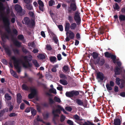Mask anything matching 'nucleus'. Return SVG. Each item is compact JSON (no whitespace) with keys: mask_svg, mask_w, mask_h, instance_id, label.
Masks as SVG:
<instances>
[{"mask_svg":"<svg viewBox=\"0 0 125 125\" xmlns=\"http://www.w3.org/2000/svg\"><path fill=\"white\" fill-rule=\"evenodd\" d=\"M11 60L13 61L14 66L17 70V72L19 73L21 72V67L20 65V63L22 62V61L14 56L11 57Z\"/></svg>","mask_w":125,"mask_h":125,"instance_id":"1","label":"nucleus"},{"mask_svg":"<svg viewBox=\"0 0 125 125\" xmlns=\"http://www.w3.org/2000/svg\"><path fill=\"white\" fill-rule=\"evenodd\" d=\"M29 55L30 56V57L29 58H28L27 56H25L24 57V59L25 62H28L27 64H26V63L23 62V61L22 62H21L22 63L23 66L25 68L31 67L32 66L31 64L29 63V62H31L32 60V56L31 55Z\"/></svg>","mask_w":125,"mask_h":125,"instance_id":"2","label":"nucleus"},{"mask_svg":"<svg viewBox=\"0 0 125 125\" xmlns=\"http://www.w3.org/2000/svg\"><path fill=\"white\" fill-rule=\"evenodd\" d=\"M3 20L4 23L6 30L9 34H10V30L9 26L10 24L9 20L6 16L3 18Z\"/></svg>","mask_w":125,"mask_h":125,"instance_id":"3","label":"nucleus"},{"mask_svg":"<svg viewBox=\"0 0 125 125\" xmlns=\"http://www.w3.org/2000/svg\"><path fill=\"white\" fill-rule=\"evenodd\" d=\"M66 34L67 37L65 39V41L66 42L69 41L70 40V39H73L74 37V33L70 30L67 31L66 32Z\"/></svg>","mask_w":125,"mask_h":125,"instance_id":"4","label":"nucleus"},{"mask_svg":"<svg viewBox=\"0 0 125 125\" xmlns=\"http://www.w3.org/2000/svg\"><path fill=\"white\" fill-rule=\"evenodd\" d=\"M96 78L98 82L102 81L104 78V74L101 72L99 71L96 73Z\"/></svg>","mask_w":125,"mask_h":125,"instance_id":"5","label":"nucleus"},{"mask_svg":"<svg viewBox=\"0 0 125 125\" xmlns=\"http://www.w3.org/2000/svg\"><path fill=\"white\" fill-rule=\"evenodd\" d=\"M96 64H98L100 66H102L104 65L105 62V60L104 59L102 58L100 60V58L99 57L94 60Z\"/></svg>","mask_w":125,"mask_h":125,"instance_id":"6","label":"nucleus"},{"mask_svg":"<svg viewBox=\"0 0 125 125\" xmlns=\"http://www.w3.org/2000/svg\"><path fill=\"white\" fill-rule=\"evenodd\" d=\"M80 13L77 11L75 14L74 18L76 23L78 24L80 23L81 22V18L80 16Z\"/></svg>","mask_w":125,"mask_h":125,"instance_id":"7","label":"nucleus"},{"mask_svg":"<svg viewBox=\"0 0 125 125\" xmlns=\"http://www.w3.org/2000/svg\"><path fill=\"white\" fill-rule=\"evenodd\" d=\"M22 22L24 24H30L32 25H33L34 24V22L33 20H32L30 21L29 19L27 17H25L24 18L22 21Z\"/></svg>","mask_w":125,"mask_h":125,"instance_id":"8","label":"nucleus"},{"mask_svg":"<svg viewBox=\"0 0 125 125\" xmlns=\"http://www.w3.org/2000/svg\"><path fill=\"white\" fill-rule=\"evenodd\" d=\"M37 2L39 5V9L42 11L44 10V5L43 2L40 0H39Z\"/></svg>","mask_w":125,"mask_h":125,"instance_id":"9","label":"nucleus"},{"mask_svg":"<svg viewBox=\"0 0 125 125\" xmlns=\"http://www.w3.org/2000/svg\"><path fill=\"white\" fill-rule=\"evenodd\" d=\"M70 29L72 30H78V26L77 24L75 23H72L71 24L70 26Z\"/></svg>","mask_w":125,"mask_h":125,"instance_id":"10","label":"nucleus"},{"mask_svg":"<svg viewBox=\"0 0 125 125\" xmlns=\"http://www.w3.org/2000/svg\"><path fill=\"white\" fill-rule=\"evenodd\" d=\"M22 96L20 93L17 94V101L18 104L21 103L22 102Z\"/></svg>","mask_w":125,"mask_h":125,"instance_id":"11","label":"nucleus"},{"mask_svg":"<svg viewBox=\"0 0 125 125\" xmlns=\"http://www.w3.org/2000/svg\"><path fill=\"white\" fill-rule=\"evenodd\" d=\"M70 24L68 22H66L65 25V30L66 32L69 31L70 28Z\"/></svg>","mask_w":125,"mask_h":125,"instance_id":"12","label":"nucleus"},{"mask_svg":"<svg viewBox=\"0 0 125 125\" xmlns=\"http://www.w3.org/2000/svg\"><path fill=\"white\" fill-rule=\"evenodd\" d=\"M114 123L115 125H120L121 122L120 119L116 118L114 120Z\"/></svg>","mask_w":125,"mask_h":125,"instance_id":"13","label":"nucleus"},{"mask_svg":"<svg viewBox=\"0 0 125 125\" xmlns=\"http://www.w3.org/2000/svg\"><path fill=\"white\" fill-rule=\"evenodd\" d=\"M22 90L25 91H28L29 89V88L26 84L24 83L22 85Z\"/></svg>","mask_w":125,"mask_h":125,"instance_id":"14","label":"nucleus"},{"mask_svg":"<svg viewBox=\"0 0 125 125\" xmlns=\"http://www.w3.org/2000/svg\"><path fill=\"white\" fill-rule=\"evenodd\" d=\"M15 9L18 12H20L22 11L21 7L19 5L17 4L15 5Z\"/></svg>","mask_w":125,"mask_h":125,"instance_id":"15","label":"nucleus"},{"mask_svg":"<svg viewBox=\"0 0 125 125\" xmlns=\"http://www.w3.org/2000/svg\"><path fill=\"white\" fill-rule=\"evenodd\" d=\"M76 103L79 105L80 106H83V103L82 100L79 99H77L76 100Z\"/></svg>","mask_w":125,"mask_h":125,"instance_id":"16","label":"nucleus"},{"mask_svg":"<svg viewBox=\"0 0 125 125\" xmlns=\"http://www.w3.org/2000/svg\"><path fill=\"white\" fill-rule=\"evenodd\" d=\"M25 7L26 8L29 10H31L33 9L32 6L30 3L26 4Z\"/></svg>","mask_w":125,"mask_h":125,"instance_id":"17","label":"nucleus"},{"mask_svg":"<svg viewBox=\"0 0 125 125\" xmlns=\"http://www.w3.org/2000/svg\"><path fill=\"white\" fill-rule=\"evenodd\" d=\"M31 93L35 96L37 94V91L35 88L31 89Z\"/></svg>","mask_w":125,"mask_h":125,"instance_id":"18","label":"nucleus"},{"mask_svg":"<svg viewBox=\"0 0 125 125\" xmlns=\"http://www.w3.org/2000/svg\"><path fill=\"white\" fill-rule=\"evenodd\" d=\"M66 79H60L59 82L60 83L62 84L65 85L68 84V82L67 81L65 80Z\"/></svg>","mask_w":125,"mask_h":125,"instance_id":"19","label":"nucleus"},{"mask_svg":"<svg viewBox=\"0 0 125 125\" xmlns=\"http://www.w3.org/2000/svg\"><path fill=\"white\" fill-rule=\"evenodd\" d=\"M114 71L116 75H119L120 74V69L119 67H116Z\"/></svg>","mask_w":125,"mask_h":125,"instance_id":"20","label":"nucleus"},{"mask_svg":"<svg viewBox=\"0 0 125 125\" xmlns=\"http://www.w3.org/2000/svg\"><path fill=\"white\" fill-rule=\"evenodd\" d=\"M70 7L71 9L73 11H75L76 10V7L75 3H72Z\"/></svg>","mask_w":125,"mask_h":125,"instance_id":"21","label":"nucleus"},{"mask_svg":"<svg viewBox=\"0 0 125 125\" xmlns=\"http://www.w3.org/2000/svg\"><path fill=\"white\" fill-rule=\"evenodd\" d=\"M56 58L55 56H52L50 58V61L53 63L56 62Z\"/></svg>","mask_w":125,"mask_h":125,"instance_id":"22","label":"nucleus"},{"mask_svg":"<svg viewBox=\"0 0 125 125\" xmlns=\"http://www.w3.org/2000/svg\"><path fill=\"white\" fill-rule=\"evenodd\" d=\"M5 98L6 100L7 101H9L11 99V96L9 95L8 93H6L5 95Z\"/></svg>","mask_w":125,"mask_h":125,"instance_id":"23","label":"nucleus"},{"mask_svg":"<svg viewBox=\"0 0 125 125\" xmlns=\"http://www.w3.org/2000/svg\"><path fill=\"white\" fill-rule=\"evenodd\" d=\"M72 91H67L65 93L66 96L68 97H73Z\"/></svg>","mask_w":125,"mask_h":125,"instance_id":"24","label":"nucleus"},{"mask_svg":"<svg viewBox=\"0 0 125 125\" xmlns=\"http://www.w3.org/2000/svg\"><path fill=\"white\" fill-rule=\"evenodd\" d=\"M73 97L74 96L78 95L79 94L78 91L73 90L72 91Z\"/></svg>","mask_w":125,"mask_h":125,"instance_id":"25","label":"nucleus"},{"mask_svg":"<svg viewBox=\"0 0 125 125\" xmlns=\"http://www.w3.org/2000/svg\"><path fill=\"white\" fill-rule=\"evenodd\" d=\"M32 63H33L35 66L36 67L39 66V65L37 61L35 59H33L32 61Z\"/></svg>","mask_w":125,"mask_h":125,"instance_id":"26","label":"nucleus"},{"mask_svg":"<svg viewBox=\"0 0 125 125\" xmlns=\"http://www.w3.org/2000/svg\"><path fill=\"white\" fill-rule=\"evenodd\" d=\"M60 78L63 79H67V78L66 75L62 73H61L60 74Z\"/></svg>","mask_w":125,"mask_h":125,"instance_id":"27","label":"nucleus"},{"mask_svg":"<svg viewBox=\"0 0 125 125\" xmlns=\"http://www.w3.org/2000/svg\"><path fill=\"white\" fill-rule=\"evenodd\" d=\"M106 57H111L112 60L116 59V56L115 55H105Z\"/></svg>","mask_w":125,"mask_h":125,"instance_id":"28","label":"nucleus"},{"mask_svg":"<svg viewBox=\"0 0 125 125\" xmlns=\"http://www.w3.org/2000/svg\"><path fill=\"white\" fill-rule=\"evenodd\" d=\"M119 19L120 21H125V15H121L119 16Z\"/></svg>","mask_w":125,"mask_h":125,"instance_id":"29","label":"nucleus"},{"mask_svg":"<svg viewBox=\"0 0 125 125\" xmlns=\"http://www.w3.org/2000/svg\"><path fill=\"white\" fill-rule=\"evenodd\" d=\"M42 115L43 117V119L44 120H47L49 117V114L47 113L46 114H43Z\"/></svg>","mask_w":125,"mask_h":125,"instance_id":"30","label":"nucleus"},{"mask_svg":"<svg viewBox=\"0 0 125 125\" xmlns=\"http://www.w3.org/2000/svg\"><path fill=\"white\" fill-rule=\"evenodd\" d=\"M10 72L13 76L16 78H18V76L16 72L13 71L12 69L10 70Z\"/></svg>","mask_w":125,"mask_h":125,"instance_id":"31","label":"nucleus"},{"mask_svg":"<svg viewBox=\"0 0 125 125\" xmlns=\"http://www.w3.org/2000/svg\"><path fill=\"white\" fill-rule=\"evenodd\" d=\"M54 100L55 102L58 103H60L61 102L60 99L56 96L54 97Z\"/></svg>","mask_w":125,"mask_h":125,"instance_id":"32","label":"nucleus"},{"mask_svg":"<svg viewBox=\"0 0 125 125\" xmlns=\"http://www.w3.org/2000/svg\"><path fill=\"white\" fill-rule=\"evenodd\" d=\"M31 113L33 116H35L37 112L36 110L34 108H32L31 109Z\"/></svg>","mask_w":125,"mask_h":125,"instance_id":"33","label":"nucleus"},{"mask_svg":"<svg viewBox=\"0 0 125 125\" xmlns=\"http://www.w3.org/2000/svg\"><path fill=\"white\" fill-rule=\"evenodd\" d=\"M55 4L54 1L52 0H51L49 1V6H52Z\"/></svg>","mask_w":125,"mask_h":125,"instance_id":"34","label":"nucleus"},{"mask_svg":"<svg viewBox=\"0 0 125 125\" xmlns=\"http://www.w3.org/2000/svg\"><path fill=\"white\" fill-rule=\"evenodd\" d=\"M37 57L40 60H43L46 58L45 55H38Z\"/></svg>","mask_w":125,"mask_h":125,"instance_id":"35","label":"nucleus"},{"mask_svg":"<svg viewBox=\"0 0 125 125\" xmlns=\"http://www.w3.org/2000/svg\"><path fill=\"white\" fill-rule=\"evenodd\" d=\"M63 71L66 72L68 71L69 69V67L68 65H64L63 67Z\"/></svg>","mask_w":125,"mask_h":125,"instance_id":"36","label":"nucleus"},{"mask_svg":"<svg viewBox=\"0 0 125 125\" xmlns=\"http://www.w3.org/2000/svg\"><path fill=\"white\" fill-rule=\"evenodd\" d=\"M57 107L59 108L58 109L60 110H62L64 113H66V112L65 111V109L63 107H62L60 105H58L57 106Z\"/></svg>","mask_w":125,"mask_h":125,"instance_id":"37","label":"nucleus"},{"mask_svg":"<svg viewBox=\"0 0 125 125\" xmlns=\"http://www.w3.org/2000/svg\"><path fill=\"white\" fill-rule=\"evenodd\" d=\"M74 119L76 120H82V119H80V117L77 115H76L73 116Z\"/></svg>","mask_w":125,"mask_h":125,"instance_id":"38","label":"nucleus"},{"mask_svg":"<svg viewBox=\"0 0 125 125\" xmlns=\"http://www.w3.org/2000/svg\"><path fill=\"white\" fill-rule=\"evenodd\" d=\"M49 92L55 94H56L57 93L56 90L54 88L50 89L49 90Z\"/></svg>","mask_w":125,"mask_h":125,"instance_id":"39","label":"nucleus"},{"mask_svg":"<svg viewBox=\"0 0 125 125\" xmlns=\"http://www.w3.org/2000/svg\"><path fill=\"white\" fill-rule=\"evenodd\" d=\"M106 87L107 90H108L111 91L112 89V88L110 86L109 83H107L106 84Z\"/></svg>","mask_w":125,"mask_h":125,"instance_id":"40","label":"nucleus"},{"mask_svg":"<svg viewBox=\"0 0 125 125\" xmlns=\"http://www.w3.org/2000/svg\"><path fill=\"white\" fill-rule=\"evenodd\" d=\"M49 104H50L51 107H52V104H53L54 103V102L53 100V99L51 98H50L49 99Z\"/></svg>","mask_w":125,"mask_h":125,"instance_id":"41","label":"nucleus"},{"mask_svg":"<svg viewBox=\"0 0 125 125\" xmlns=\"http://www.w3.org/2000/svg\"><path fill=\"white\" fill-rule=\"evenodd\" d=\"M120 79L118 77H117L116 79V84L119 85L120 84Z\"/></svg>","mask_w":125,"mask_h":125,"instance_id":"42","label":"nucleus"},{"mask_svg":"<svg viewBox=\"0 0 125 125\" xmlns=\"http://www.w3.org/2000/svg\"><path fill=\"white\" fill-rule=\"evenodd\" d=\"M14 43L16 46L18 47L20 46L21 45V43L17 41L14 42Z\"/></svg>","mask_w":125,"mask_h":125,"instance_id":"43","label":"nucleus"},{"mask_svg":"<svg viewBox=\"0 0 125 125\" xmlns=\"http://www.w3.org/2000/svg\"><path fill=\"white\" fill-rule=\"evenodd\" d=\"M65 118V116L63 115H62L60 118V121L62 122H63L64 121Z\"/></svg>","mask_w":125,"mask_h":125,"instance_id":"44","label":"nucleus"},{"mask_svg":"<svg viewBox=\"0 0 125 125\" xmlns=\"http://www.w3.org/2000/svg\"><path fill=\"white\" fill-rule=\"evenodd\" d=\"M67 123L70 125H73V122L72 120L68 119L67 121Z\"/></svg>","mask_w":125,"mask_h":125,"instance_id":"45","label":"nucleus"},{"mask_svg":"<svg viewBox=\"0 0 125 125\" xmlns=\"http://www.w3.org/2000/svg\"><path fill=\"white\" fill-rule=\"evenodd\" d=\"M28 45L29 46L31 47H34L35 46L34 43L33 42L29 43L28 44Z\"/></svg>","mask_w":125,"mask_h":125,"instance_id":"46","label":"nucleus"},{"mask_svg":"<svg viewBox=\"0 0 125 125\" xmlns=\"http://www.w3.org/2000/svg\"><path fill=\"white\" fill-rule=\"evenodd\" d=\"M113 8L114 9L116 10H118L119 8L118 5L116 3L114 5Z\"/></svg>","mask_w":125,"mask_h":125,"instance_id":"47","label":"nucleus"},{"mask_svg":"<svg viewBox=\"0 0 125 125\" xmlns=\"http://www.w3.org/2000/svg\"><path fill=\"white\" fill-rule=\"evenodd\" d=\"M34 96H35V95L31 93L28 95V98L29 99H31L33 98Z\"/></svg>","mask_w":125,"mask_h":125,"instance_id":"48","label":"nucleus"},{"mask_svg":"<svg viewBox=\"0 0 125 125\" xmlns=\"http://www.w3.org/2000/svg\"><path fill=\"white\" fill-rule=\"evenodd\" d=\"M5 112V109L1 110L0 112V117H2Z\"/></svg>","mask_w":125,"mask_h":125,"instance_id":"49","label":"nucleus"},{"mask_svg":"<svg viewBox=\"0 0 125 125\" xmlns=\"http://www.w3.org/2000/svg\"><path fill=\"white\" fill-rule=\"evenodd\" d=\"M65 109L66 110L70 112L72 110V108L71 107L69 106L66 107L65 108Z\"/></svg>","mask_w":125,"mask_h":125,"instance_id":"50","label":"nucleus"},{"mask_svg":"<svg viewBox=\"0 0 125 125\" xmlns=\"http://www.w3.org/2000/svg\"><path fill=\"white\" fill-rule=\"evenodd\" d=\"M28 81L30 83H32L33 81V78L32 77H28L27 78Z\"/></svg>","mask_w":125,"mask_h":125,"instance_id":"51","label":"nucleus"},{"mask_svg":"<svg viewBox=\"0 0 125 125\" xmlns=\"http://www.w3.org/2000/svg\"><path fill=\"white\" fill-rule=\"evenodd\" d=\"M17 114L14 113H10L9 115V116L10 117L15 116H17Z\"/></svg>","mask_w":125,"mask_h":125,"instance_id":"52","label":"nucleus"},{"mask_svg":"<svg viewBox=\"0 0 125 125\" xmlns=\"http://www.w3.org/2000/svg\"><path fill=\"white\" fill-rule=\"evenodd\" d=\"M46 48L48 50H50L52 49L51 46L49 45H47L46 46Z\"/></svg>","mask_w":125,"mask_h":125,"instance_id":"53","label":"nucleus"},{"mask_svg":"<svg viewBox=\"0 0 125 125\" xmlns=\"http://www.w3.org/2000/svg\"><path fill=\"white\" fill-rule=\"evenodd\" d=\"M4 125H12V124L11 121H8L5 123Z\"/></svg>","mask_w":125,"mask_h":125,"instance_id":"54","label":"nucleus"},{"mask_svg":"<svg viewBox=\"0 0 125 125\" xmlns=\"http://www.w3.org/2000/svg\"><path fill=\"white\" fill-rule=\"evenodd\" d=\"M66 1L68 3H75V0H66Z\"/></svg>","mask_w":125,"mask_h":125,"instance_id":"55","label":"nucleus"},{"mask_svg":"<svg viewBox=\"0 0 125 125\" xmlns=\"http://www.w3.org/2000/svg\"><path fill=\"white\" fill-rule=\"evenodd\" d=\"M52 113L54 115V117L53 118H54L56 117H58L59 116V115L57 114H56L54 112V111H52Z\"/></svg>","mask_w":125,"mask_h":125,"instance_id":"56","label":"nucleus"},{"mask_svg":"<svg viewBox=\"0 0 125 125\" xmlns=\"http://www.w3.org/2000/svg\"><path fill=\"white\" fill-rule=\"evenodd\" d=\"M59 86L57 87V90L60 91H62V86L61 85H60Z\"/></svg>","mask_w":125,"mask_h":125,"instance_id":"57","label":"nucleus"},{"mask_svg":"<svg viewBox=\"0 0 125 125\" xmlns=\"http://www.w3.org/2000/svg\"><path fill=\"white\" fill-rule=\"evenodd\" d=\"M24 107V104L22 103L20 106V109L21 110H23Z\"/></svg>","mask_w":125,"mask_h":125,"instance_id":"58","label":"nucleus"},{"mask_svg":"<svg viewBox=\"0 0 125 125\" xmlns=\"http://www.w3.org/2000/svg\"><path fill=\"white\" fill-rule=\"evenodd\" d=\"M60 30L61 31H62L63 30V26L62 25H59L58 26Z\"/></svg>","mask_w":125,"mask_h":125,"instance_id":"59","label":"nucleus"},{"mask_svg":"<svg viewBox=\"0 0 125 125\" xmlns=\"http://www.w3.org/2000/svg\"><path fill=\"white\" fill-rule=\"evenodd\" d=\"M36 107L37 110L39 112H41V109L40 106H37Z\"/></svg>","mask_w":125,"mask_h":125,"instance_id":"60","label":"nucleus"},{"mask_svg":"<svg viewBox=\"0 0 125 125\" xmlns=\"http://www.w3.org/2000/svg\"><path fill=\"white\" fill-rule=\"evenodd\" d=\"M110 86L111 87H113L114 86V83L112 81H111L110 82Z\"/></svg>","mask_w":125,"mask_h":125,"instance_id":"61","label":"nucleus"},{"mask_svg":"<svg viewBox=\"0 0 125 125\" xmlns=\"http://www.w3.org/2000/svg\"><path fill=\"white\" fill-rule=\"evenodd\" d=\"M68 20L70 22H72L73 21L72 17L71 16H69L68 17Z\"/></svg>","mask_w":125,"mask_h":125,"instance_id":"62","label":"nucleus"},{"mask_svg":"<svg viewBox=\"0 0 125 125\" xmlns=\"http://www.w3.org/2000/svg\"><path fill=\"white\" fill-rule=\"evenodd\" d=\"M120 95L123 97H125V92H123L120 93Z\"/></svg>","mask_w":125,"mask_h":125,"instance_id":"63","label":"nucleus"},{"mask_svg":"<svg viewBox=\"0 0 125 125\" xmlns=\"http://www.w3.org/2000/svg\"><path fill=\"white\" fill-rule=\"evenodd\" d=\"M118 87L117 86H115L114 87V91L115 92H118Z\"/></svg>","mask_w":125,"mask_h":125,"instance_id":"64","label":"nucleus"}]
</instances>
